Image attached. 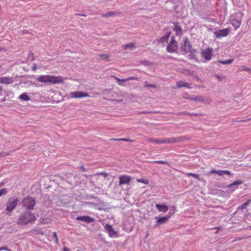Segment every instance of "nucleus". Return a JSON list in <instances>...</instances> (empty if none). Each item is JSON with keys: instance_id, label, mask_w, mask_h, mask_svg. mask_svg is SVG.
Returning <instances> with one entry per match:
<instances>
[{"instance_id": "1", "label": "nucleus", "mask_w": 251, "mask_h": 251, "mask_svg": "<svg viewBox=\"0 0 251 251\" xmlns=\"http://www.w3.org/2000/svg\"><path fill=\"white\" fill-rule=\"evenodd\" d=\"M36 217L35 215L31 211H25L21 213L17 219V224L20 225H26L30 223L35 221Z\"/></svg>"}, {"instance_id": "2", "label": "nucleus", "mask_w": 251, "mask_h": 251, "mask_svg": "<svg viewBox=\"0 0 251 251\" xmlns=\"http://www.w3.org/2000/svg\"><path fill=\"white\" fill-rule=\"evenodd\" d=\"M36 80L42 83H50L52 84H59L63 82L61 76H55L51 75H41L36 78Z\"/></svg>"}, {"instance_id": "3", "label": "nucleus", "mask_w": 251, "mask_h": 251, "mask_svg": "<svg viewBox=\"0 0 251 251\" xmlns=\"http://www.w3.org/2000/svg\"><path fill=\"white\" fill-rule=\"evenodd\" d=\"M35 204V199L30 197L25 198L21 202L22 207L25 208V211H29L33 209Z\"/></svg>"}, {"instance_id": "4", "label": "nucleus", "mask_w": 251, "mask_h": 251, "mask_svg": "<svg viewBox=\"0 0 251 251\" xmlns=\"http://www.w3.org/2000/svg\"><path fill=\"white\" fill-rule=\"evenodd\" d=\"M149 141L155 144H171L181 141L180 138H165L163 139H154L151 138Z\"/></svg>"}, {"instance_id": "5", "label": "nucleus", "mask_w": 251, "mask_h": 251, "mask_svg": "<svg viewBox=\"0 0 251 251\" xmlns=\"http://www.w3.org/2000/svg\"><path fill=\"white\" fill-rule=\"evenodd\" d=\"M18 201L17 197H11L8 199L5 209V210L8 212L7 213L8 215H10L11 212L15 208L18 204Z\"/></svg>"}, {"instance_id": "6", "label": "nucleus", "mask_w": 251, "mask_h": 251, "mask_svg": "<svg viewBox=\"0 0 251 251\" xmlns=\"http://www.w3.org/2000/svg\"><path fill=\"white\" fill-rule=\"evenodd\" d=\"M213 49L211 48H208L203 50L201 52V57L204 58L205 62L210 61L212 57V52Z\"/></svg>"}, {"instance_id": "7", "label": "nucleus", "mask_w": 251, "mask_h": 251, "mask_svg": "<svg viewBox=\"0 0 251 251\" xmlns=\"http://www.w3.org/2000/svg\"><path fill=\"white\" fill-rule=\"evenodd\" d=\"M167 50L168 52L173 53L177 50V43L172 37L170 43L167 47Z\"/></svg>"}, {"instance_id": "8", "label": "nucleus", "mask_w": 251, "mask_h": 251, "mask_svg": "<svg viewBox=\"0 0 251 251\" xmlns=\"http://www.w3.org/2000/svg\"><path fill=\"white\" fill-rule=\"evenodd\" d=\"M71 98H83L85 97H89V95L87 93H85L81 91H75L71 92L70 94Z\"/></svg>"}, {"instance_id": "9", "label": "nucleus", "mask_w": 251, "mask_h": 251, "mask_svg": "<svg viewBox=\"0 0 251 251\" xmlns=\"http://www.w3.org/2000/svg\"><path fill=\"white\" fill-rule=\"evenodd\" d=\"M104 229L107 232L110 237L116 238L118 237V232L114 230L112 226L106 224L104 226Z\"/></svg>"}, {"instance_id": "10", "label": "nucleus", "mask_w": 251, "mask_h": 251, "mask_svg": "<svg viewBox=\"0 0 251 251\" xmlns=\"http://www.w3.org/2000/svg\"><path fill=\"white\" fill-rule=\"evenodd\" d=\"M229 32V29L228 28H225L215 31L214 34L216 38H220L226 36L228 34Z\"/></svg>"}, {"instance_id": "11", "label": "nucleus", "mask_w": 251, "mask_h": 251, "mask_svg": "<svg viewBox=\"0 0 251 251\" xmlns=\"http://www.w3.org/2000/svg\"><path fill=\"white\" fill-rule=\"evenodd\" d=\"M181 49L186 53L191 51L192 46L187 39H185L181 44Z\"/></svg>"}, {"instance_id": "12", "label": "nucleus", "mask_w": 251, "mask_h": 251, "mask_svg": "<svg viewBox=\"0 0 251 251\" xmlns=\"http://www.w3.org/2000/svg\"><path fill=\"white\" fill-rule=\"evenodd\" d=\"M131 181V177L127 175H123L119 177V185H122L129 183Z\"/></svg>"}, {"instance_id": "13", "label": "nucleus", "mask_w": 251, "mask_h": 251, "mask_svg": "<svg viewBox=\"0 0 251 251\" xmlns=\"http://www.w3.org/2000/svg\"><path fill=\"white\" fill-rule=\"evenodd\" d=\"M77 221L85 222L86 223H91L94 221V219L89 216H83L77 217L75 219Z\"/></svg>"}, {"instance_id": "14", "label": "nucleus", "mask_w": 251, "mask_h": 251, "mask_svg": "<svg viewBox=\"0 0 251 251\" xmlns=\"http://www.w3.org/2000/svg\"><path fill=\"white\" fill-rule=\"evenodd\" d=\"M243 183V181L241 180H236L233 182L232 183L228 185L226 187L228 188H232V191H234L238 189L237 185L241 184Z\"/></svg>"}, {"instance_id": "15", "label": "nucleus", "mask_w": 251, "mask_h": 251, "mask_svg": "<svg viewBox=\"0 0 251 251\" xmlns=\"http://www.w3.org/2000/svg\"><path fill=\"white\" fill-rule=\"evenodd\" d=\"M171 217V215H166L163 217H156L157 223L156 225H160L162 224H164L168 221L169 219Z\"/></svg>"}, {"instance_id": "16", "label": "nucleus", "mask_w": 251, "mask_h": 251, "mask_svg": "<svg viewBox=\"0 0 251 251\" xmlns=\"http://www.w3.org/2000/svg\"><path fill=\"white\" fill-rule=\"evenodd\" d=\"M13 82V79L11 77H0V83L9 84Z\"/></svg>"}, {"instance_id": "17", "label": "nucleus", "mask_w": 251, "mask_h": 251, "mask_svg": "<svg viewBox=\"0 0 251 251\" xmlns=\"http://www.w3.org/2000/svg\"><path fill=\"white\" fill-rule=\"evenodd\" d=\"M191 84L187 83L183 81H179L177 82V86L178 88L184 87L188 89H192V87L191 86Z\"/></svg>"}, {"instance_id": "18", "label": "nucleus", "mask_w": 251, "mask_h": 251, "mask_svg": "<svg viewBox=\"0 0 251 251\" xmlns=\"http://www.w3.org/2000/svg\"><path fill=\"white\" fill-rule=\"evenodd\" d=\"M155 206L159 212H166L168 210V206L165 204H156Z\"/></svg>"}, {"instance_id": "19", "label": "nucleus", "mask_w": 251, "mask_h": 251, "mask_svg": "<svg viewBox=\"0 0 251 251\" xmlns=\"http://www.w3.org/2000/svg\"><path fill=\"white\" fill-rule=\"evenodd\" d=\"M174 30L175 31L176 34L177 35H180L182 33L181 27L178 25L177 23H174Z\"/></svg>"}, {"instance_id": "20", "label": "nucleus", "mask_w": 251, "mask_h": 251, "mask_svg": "<svg viewBox=\"0 0 251 251\" xmlns=\"http://www.w3.org/2000/svg\"><path fill=\"white\" fill-rule=\"evenodd\" d=\"M231 23L232 25L234 27L235 29L239 28L241 25V21L236 19H233L231 20Z\"/></svg>"}, {"instance_id": "21", "label": "nucleus", "mask_w": 251, "mask_h": 251, "mask_svg": "<svg viewBox=\"0 0 251 251\" xmlns=\"http://www.w3.org/2000/svg\"><path fill=\"white\" fill-rule=\"evenodd\" d=\"M171 34V32H167L165 35H163L162 37L160 38L159 40V42L161 43H164L165 42H167L168 39L170 37Z\"/></svg>"}, {"instance_id": "22", "label": "nucleus", "mask_w": 251, "mask_h": 251, "mask_svg": "<svg viewBox=\"0 0 251 251\" xmlns=\"http://www.w3.org/2000/svg\"><path fill=\"white\" fill-rule=\"evenodd\" d=\"M116 80H117L118 81L119 85H122V83H121L122 82H125L126 81L132 80H138V78H137L136 77H129L128 78H127L126 79H120L117 77H116Z\"/></svg>"}, {"instance_id": "23", "label": "nucleus", "mask_w": 251, "mask_h": 251, "mask_svg": "<svg viewBox=\"0 0 251 251\" xmlns=\"http://www.w3.org/2000/svg\"><path fill=\"white\" fill-rule=\"evenodd\" d=\"M216 174L219 176H223L224 175H230V172L228 170H218Z\"/></svg>"}, {"instance_id": "24", "label": "nucleus", "mask_w": 251, "mask_h": 251, "mask_svg": "<svg viewBox=\"0 0 251 251\" xmlns=\"http://www.w3.org/2000/svg\"><path fill=\"white\" fill-rule=\"evenodd\" d=\"M19 98L20 100L25 101L28 100L30 99L29 97L26 93L22 94L19 96Z\"/></svg>"}, {"instance_id": "25", "label": "nucleus", "mask_w": 251, "mask_h": 251, "mask_svg": "<svg viewBox=\"0 0 251 251\" xmlns=\"http://www.w3.org/2000/svg\"><path fill=\"white\" fill-rule=\"evenodd\" d=\"M125 50L127 49H132L135 48V44L133 43H130L128 44H125L123 46Z\"/></svg>"}, {"instance_id": "26", "label": "nucleus", "mask_w": 251, "mask_h": 251, "mask_svg": "<svg viewBox=\"0 0 251 251\" xmlns=\"http://www.w3.org/2000/svg\"><path fill=\"white\" fill-rule=\"evenodd\" d=\"M233 62V59H229L225 61L218 60V62L223 65L229 64Z\"/></svg>"}, {"instance_id": "27", "label": "nucleus", "mask_w": 251, "mask_h": 251, "mask_svg": "<svg viewBox=\"0 0 251 251\" xmlns=\"http://www.w3.org/2000/svg\"><path fill=\"white\" fill-rule=\"evenodd\" d=\"M40 220L42 224H48L50 223V219L48 218L40 219Z\"/></svg>"}, {"instance_id": "28", "label": "nucleus", "mask_w": 251, "mask_h": 251, "mask_svg": "<svg viewBox=\"0 0 251 251\" xmlns=\"http://www.w3.org/2000/svg\"><path fill=\"white\" fill-rule=\"evenodd\" d=\"M137 181L138 182H141L144 183L145 184H149V180L148 179H144L142 178H137Z\"/></svg>"}, {"instance_id": "29", "label": "nucleus", "mask_w": 251, "mask_h": 251, "mask_svg": "<svg viewBox=\"0 0 251 251\" xmlns=\"http://www.w3.org/2000/svg\"><path fill=\"white\" fill-rule=\"evenodd\" d=\"M33 53L30 51L28 53V56L27 60L29 61H32L34 60Z\"/></svg>"}, {"instance_id": "30", "label": "nucleus", "mask_w": 251, "mask_h": 251, "mask_svg": "<svg viewBox=\"0 0 251 251\" xmlns=\"http://www.w3.org/2000/svg\"><path fill=\"white\" fill-rule=\"evenodd\" d=\"M7 193V190L5 188H2L0 190V196L5 195Z\"/></svg>"}, {"instance_id": "31", "label": "nucleus", "mask_w": 251, "mask_h": 251, "mask_svg": "<svg viewBox=\"0 0 251 251\" xmlns=\"http://www.w3.org/2000/svg\"><path fill=\"white\" fill-rule=\"evenodd\" d=\"M186 176H192L197 179L199 178V176L197 174H194V173H187L186 174Z\"/></svg>"}, {"instance_id": "32", "label": "nucleus", "mask_w": 251, "mask_h": 251, "mask_svg": "<svg viewBox=\"0 0 251 251\" xmlns=\"http://www.w3.org/2000/svg\"><path fill=\"white\" fill-rule=\"evenodd\" d=\"M192 100H193L195 101H202L203 100L202 98L200 96L195 97L194 98L192 99Z\"/></svg>"}, {"instance_id": "33", "label": "nucleus", "mask_w": 251, "mask_h": 251, "mask_svg": "<svg viewBox=\"0 0 251 251\" xmlns=\"http://www.w3.org/2000/svg\"><path fill=\"white\" fill-rule=\"evenodd\" d=\"M115 140H117V141H126V142H130L131 140H129V139L128 138H121V139H114Z\"/></svg>"}, {"instance_id": "34", "label": "nucleus", "mask_w": 251, "mask_h": 251, "mask_svg": "<svg viewBox=\"0 0 251 251\" xmlns=\"http://www.w3.org/2000/svg\"><path fill=\"white\" fill-rule=\"evenodd\" d=\"M146 87H151V88H156V86L155 84H148L147 82H146L145 85Z\"/></svg>"}, {"instance_id": "35", "label": "nucleus", "mask_w": 251, "mask_h": 251, "mask_svg": "<svg viewBox=\"0 0 251 251\" xmlns=\"http://www.w3.org/2000/svg\"><path fill=\"white\" fill-rule=\"evenodd\" d=\"M215 76L219 79V81H222L225 78L224 76H221L218 75H216Z\"/></svg>"}, {"instance_id": "36", "label": "nucleus", "mask_w": 251, "mask_h": 251, "mask_svg": "<svg viewBox=\"0 0 251 251\" xmlns=\"http://www.w3.org/2000/svg\"><path fill=\"white\" fill-rule=\"evenodd\" d=\"M156 163L159 164H167V162L165 161H162V160H159L156 161Z\"/></svg>"}, {"instance_id": "37", "label": "nucleus", "mask_w": 251, "mask_h": 251, "mask_svg": "<svg viewBox=\"0 0 251 251\" xmlns=\"http://www.w3.org/2000/svg\"><path fill=\"white\" fill-rule=\"evenodd\" d=\"M113 13L112 12H108L107 13L104 14L103 15V17H109V16H111L112 15H113Z\"/></svg>"}, {"instance_id": "38", "label": "nucleus", "mask_w": 251, "mask_h": 251, "mask_svg": "<svg viewBox=\"0 0 251 251\" xmlns=\"http://www.w3.org/2000/svg\"><path fill=\"white\" fill-rule=\"evenodd\" d=\"M242 70L245 71L247 72H250L251 69L250 68H248V67H242Z\"/></svg>"}, {"instance_id": "39", "label": "nucleus", "mask_w": 251, "mask_h": 251, "mask_svg": "<svg viewBox=\"0 0 251 251\" xmlns=\"http://www.w3.org/2000/svg\"><path fill=\"white\" fill-rule=\"evenodd\" d=\"M1 249H2V250H4L6 251H11V250L8 249L6 246L1 247Z\"/></svg>"}, {"instance_id": "40", "label": "nucleus", "mask_w": 251, "mask_h": 251, "mask_svg": "<svg viewBox=\"0 0 251 251\" xmlns=\"http://www.w3.org/2000/svg\"><path fill=\"white\" fill-rule=\"evenodd\" d=\"M100 57L102 59H107L108 58V56L106 54H101L100 55Z\"/></svg>"}, {"instance_id": "41", "label": "nucleus", "mask_w": 251, "mask_h": 251, "mask_svg": "<svg viewBox=\"0 0 251 251\" xmlns=\"http://www.w3.org/2000/svg\"><path fill=\"white\" fill-rule=\"evenodd\" d=\"M53 237L55 239L56 241L57 242L58 238H57V234H56V233L55 232H53Z\"/></svg>"}, {"instance_id": "42", "label": "nucleus", "mask_w": 251, "mask_h": 251, "mask_svg": "<svg viewBox=\"0 0 251 251\" xmlns=\"http://www.w3.org/2000/svg\"><path fill=\"white\" fill-rule=\"evenodd\" d=\"M7 155V154L5 152L0 153V158L2 156H6Z\"/></svg>"}, {"instance_id": "43", "label": "nucleus", "mask_w": 251, "mask_h": 251, "mask_svg": "<svg viewBox=\"0 0 251 251\" xmlns=\"http://www.w3.org/2000/svg\"><path fill=\"white\" fill-rule=\"evenodd\" d=\"M36 68H36V64H34V65H33V67L32 68V70L34 71H35L36 70Z\"/></svg>"}, {"instance_id": "44", "label": "nucleus", "mask_w": 251, "mask_h": 251, "mask_svg": "<svg viewBox=\"0 0 251 251\" xmlns=\"http://www.w3.org/2000/svg\"><path fill=\"white\" fill-rule=\"evenodd\" d=\"M217 170H212L210 171V174H216V173H217Z\"/></svg>"}, {"instance_id": "45", "label": "nucleus", "mask_w": 251, "mask_h": 251, "mask_svg": "<svg viewBox=\"0 0 251 251\" xmlns=\"http://www.w3.org/2000/svg\"><path fill=\"white\" fill-rule=\"evenodd\" d=\"M248 205V203L247 202L244 203L242 205V208H244L245 207H246Z\"/></svg>"}, {"instance_id": "46", "label": "nucleus", "mask_w": 251, "mask_h": 251, "mask_svg": "<svg viewBox=\"0 0 251 251\" xmlns=\"http://www.w3.org/2000/svg\"><path fill=\"white\" fill-rule=\"evenodd\" d=\"M63 251H70V249L66 247L64 248Z\"/></svg>"}, {"instance_id": "47", "label": "nucleus", "mask_w": 251, "mask_h": 251, "mask_svg": "<svg viewBox=\"0 0 251 251\" xmlns=\"http://www.w3.org/2000/svg\"><path fill=\"white\" fill-rule=\"evenodd\" d=\"M28 33V31L27 30H24L23 31V33L24 34H26V33Z\"/></svg>"}, {"instance_id": "48", "label": "nucleus", "mask_w": 251, "mask_h": 251, "mask_svg": "<svg viewBox=\"0 0 251 251\" xmlns=\"http://www.w3.org/2000/svg\"><path fill=\"white\" fill-rule=\"evenodd\" d=\"M196 80H200V78L198 76H195Z\"/></svg>"}, {"instance_id": "49", "label": "nucleus", "mask_w": 251, "mask_h": 251, "mask_svg": "<svg viewBox=\"0 0 251 251\" xmlns=\"http://www.w3.org/2000/svg\"><path fill=\"white\" fill-rule=\"evenodd\" d=\"M77 15L78 16H85V15H84V14H77Z\"/></svg>"}, {"instance_id": "50", "label": "nucleus", "mask_w": 251, "mask_h": 251, "mask_svg": "<svg viewBox=\"0 0 251 251\" xmlns=\"http://www.w3.org/2000/svg\"><path fill=\"white\" fill-rule=\"evenodd\" d=\"M4 185L3 183H0V187Z\"/></svg>"}, {"instance_id": "51", "label": "nucleus", "mask_w": 251, "mask_h": 251, "mask_svg": "<svg viewBox=\"0 0 251 251\" xmlns=\"http://www.w3.org/2000/svg\"><path fill=\"white\" fill-rule=\"evenodd\" d=\"M1 87L0 86V92L1 91Z\"/></svg>"}, {"instance_id": "52", "label": "nucleus", "mask_w": 251, "mask_h": 251, "mask_svg": "<svg viewBox=\"0 0 251 251\" xmlns=\"http://www.w3.org/2000/svg\"><path fill=\"white\" fill-rule=\"evenodd\" d=\"M251 120V118L248 119V121Z\"/></svg>"}, {"instance_id": "53", "label": "nucleus", "mask_w": 251, "mask_h": 251, "mask_svg": "<svg viewBox=\"0 0 251 251\" xmlns=\"http://www.w3.org/2000/svg\"><path fill=\"white\" fill-rule=\"evenodd\" d=\"M2 251V249H1V247L0 248V251Z\"/></svg>"}, {"instance_id": "54", "label": "nucleus", "mask_w": 251, "mask_h": 251, "mask_svg": "<svg viewBox=\"0 0 251 251\" xmlns=\"http://www.w3.org/2000/svg\"><path fill=\"white\" fill-rule=\"evenodd\" d=\"M1 68V65H0V69Z\"/></svg>"}]
</instances>
